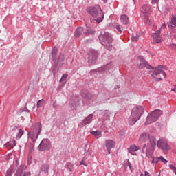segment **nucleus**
<instances>
[{
  "instance_id": "f257e3e1",
  "label": "nucleus",
  "mask_w": 176,
  "mask_h": 176,
  "mask_svg": "<svg viewBox=\"0 0 176 176\" xmlns=\"http://www.w3.org/2000/svg\"><path fill=\"white\" fill-rule=\"evenodd\" d=\"M87 12L95 19L96 23H100L104 20V12L99 5H95L87 8Z\"/></svg>"
},
{
  "instance_id": "f03ea898",
  "label": "nucleus",
  "mask_w": 176,
  "mask_h": 176,
  "mask_svg": "<svg viewBox=\"0 0 176 176\" xmlns=\"http://www.w3.org/2000/svg\"><path fill=\"white\" fill-rule=\"evenodd\" d=\"M145 110L142 106L135 107L131 111V116L129 119V123L131 126L135 124L138 120L141 118L142 115H144Z\"/></svg>"
},
{
  "instance_id": "7ed1b4c3",
  "label": "nucleus",
  "mask_w": 176,
  "mask_h": 176,
  "mask_svg": "<svg viewBox=\"0 0 176 176\" xmlns=\"http://www.w3.org/2000/svg\"><path fill=\"white\" fill-rule=\"evenodd\" d=\"M99 41L104 46L107 50H112V43L113 42V37L112 34L108 32H101L98 36Z\"/></svg>"
},
{
  "instance_id": "20e7f679",
  "label": "nucleus",
  "mask_w": 176,
  "mask_h": 176,
  "mask_svg": "<svg viewBox=\"0 0 176 176\" xmlns=\"http://www.w3.org/2000/svg\"><path fill=\"white\" fill-rule=\"evenodd\" d=\"M42 131V124L41 122H36L31 126L30 132L28 133V137L31 138L32 142H35L39 137Z\"/></svg>"
},
{
  "instance_id": "39448f33",
  "label": "nucleus",
  "mask_w": 176,
  "mask_h": 176,
  "mask_svg": "<svg viewBox=\"0 0 176 176\" xmlns=\"http://www.w3.org/2000/svg\"><path fill=\"white\" fill-rule=\"evenodd\" d=\"M58 52V50L57 49V47H54L51 54L52 58V61H54V63L56 65H59L60 68L64 65V54L60 53L57 57V52Z\"/></svg>"
},
{
  "instance_id": "423d86ee",
  "label": "nucleus",
  "mask_w": 176,
  "mask_h": 176,
  "mask_svg": "<svg viewBox=\"0 0 176 176\" xmlns=\"http://www.w3.org/2000/svg\"><path fill=\"white\" fill-rule=\"evenodd\" d=\"M163 114V111L160 109H155L151 111L148 114L146 122H144L145 126H148V124H151V123H155V122H157L160 118V116Z\"/></svg>"
},
{
  "instance_id": "0eeeda50",
  "label": "nucleus",
  "mask_w": 176,
  "mask_h": 176,
  "mask_svg": "<svg viewBox=\"0 0 176 176\" xmlns=\"http://www.w3.org/2000/svg\"><path fill=\"white\" fill-rule=\"evenodd\" d=\"M165 68L166 66L159 65L158 67L153 69V74H151V76L155 80V82H160L163 80V78H156V76L162 77V76L164 78H166V76H167L166 72H164V70H163L165 69Z\"/></svg>"
},
{
  "instance_id": "6e6552de",
  "label": "nucleus",
  "mask_w": 176,
  "mask_h": 176,
  "mask_svg": "<svg viewBox=\"0 0 176 176\" xmlns=\"http://www.w3.org/2000/svg\"><path fill=\"white\" fill-rule=\"evenodd\" d=\"M98 56L100 54H98V51L96 50H90L88 52V60L87 63L89 65H93L97 63V60H98Z\"/></svg>"
},
{
  "instance_id": "1a4fd4ad",
  "label": "nucleus",
  "mask_w": 176,
  "mask_h": 176,
  "mask_svg": "<svg viewBox=\"0 0 176 176\" xmlns=\"http://www.w3.org/2000/svg\"><path fill=\"white\" fill-rule=\"evenodd\" d=\"M51 148L52 143L50 142V140L48 138L43 139L38 146V151H40V152H45L49 151Z\"/></svg>"
},
{
  "instance_id": "9d476101",
  "label": "nucleus",
  "mask_w": 176,
  "mask_h": 176,
  "mask_svg": "<svg viewBox=\"0 0 176 176\" xmlns=\"http://www.w3.org/2000/svg\"><path fill=\"white\" fill-rule=\"evenodd\" d=\"M138 63V68L139 69H142L144 68H146V69H153V67H152L146 60L145 58L142 56H139L137 59Z\"/></svg>"
},
{
  "instance_id": "9b49d317",
  "label": "nucleus",
  "mask_w": 176,
  "mask_h": 176,
  "mask_svg": "<svg viewBox=\"0 0 176 176\" xmlns=\"http://www.w3.org/2000/svg\"><path fill=\"white\" fill-rule=\"evenodd\" d=\"M27 166L21 165L15 173V176H31V172H26Z\"/></svg>"
},
{
  "instance_id": "f8f14e48",
  "label": "nucleus",
  "mask_w": 176,
  "mask_h": 176,
  "mask_svg": "<svg viewBox=\"0 0 176 176\" xmlns=\"http://www.w3.org/2000/svg\"><path fill=\"white\" fill-rule=\"evenodd\" d=\"M157 146L160 149H162V151H170L171 149L168 143L164 139H160L157 141Z\"/></svg>"
},
{
  "instance_id": "ddd939ff",
  "label": "nucleus",
  "mask_w": 176,
  "mask_h": 176,
  "mask_svg": "<svg viewBox=\"0 0 176 176\" xmlns=\"http://www.w3.org/2000/svg\"><path fill=\"white\" fill-rule=\"evenodd\" d=\"M105 145L109 155H111V150L116 146V144L112 140H107L105 141Z\"/></svg>"
},
{
  "instance_id": "4468645a",
  "label": "nucleus",
  "mask_w": 176,
  "mask_h": 176,
  "mask_svg": "<svg viewBox=\"0 0 176 176\" xmlns=\"http://www.w3.org/2000/svg\"><path fill=\"white\" fill-rule=\"evenodd\" d=\"M140 15L151 14V6L148 4L144 5L140 8Z\"/></svg>"
},
{
  "instance_id": "2eb2a0df",
  "label": "nucleus",
  "mask_w": 176,
  "mask_h": 176,
  "mask_svg": "<svg viewBox=\"0 0 176 176\" xmlns=\"http://www.w3.org/2000/svg\"><path fill=\"white\" fill-rule=\"evenodd\" d=\"M81 96L82 98H85V100H90L93 98V94L89 91V90L83 89L81 91Z\"/></svg>"
},
{
  "instance_id": "dca6fc26",
  "label": "nucleus",
  "mask_w": 176,
  "mask_h": 176,
  "mask_svg": "<svg viewBox=\"0 0 176 176\" xmlns=\"http://www.w3.org/2000/svg\"><path fill=\"white\" fill-rule=\"evenodd\" d=\"M153 152H155V147H152L147 145V149L146 151V156L149 158L153 157Z\"/></svg>"
},
{
  "instance_id": "f3484780",
  "label": "nucleus",
  "mask_w": 176,
  "mask_h": 176,
  "mask_svg": "<svg viewBox=\"0 0 176 176\" xmlns=\"http://www.w3.org/2000/svg\"><path fill=\"white\" fill-rule=\"evenodd\" d=\"M93 114H89L83 121L81 122V126L85 127L87 124H90L91 123V119H93Z\"/></svg>"
},
{
  "instance_id": "a211bd4d",
  "label": "nucleus",
  "mask_w": 176,
  "mask_h": 176,
  "mask_svg": "<svg viewBox=\"0 0 176 176\" xmlns=\"http://www.w3.org/2000/svg\"><path fill=\"white\" fill-rule=\"evenodd\" d=\"M94 34H96V30H94L91 27L86 25V30L84 32V35L85 36H90V35H94Z\"/></svg>"
},
{
  "instance_id": "6ab92c4d",
  "label": "nucleus",
  "mask_w": 176,
  "mask_h": 176,
  "mask_svg": "<svg viewBox=\"0 0 176 176\" xmlns=\"http://www.w3.org/2000/svg\"><path fill=\"white\" fill-rule=\"evenodd\" d=\"M153 43H162L163 42V38L160 36L156 34H152Z\"/></svg>"
},
{
  "instance_id": "aec40b11",
  "label": "nucleus",
  "mask_w": 176,
  "mask_h": 176,
  "mask_svg": "<svg viewBox=\"0 0 176 176\" xmlns=\"http://www.w3.org/2000/svg\"><path fill=\"white\" fill-rule=\"evenodd\" d=\"M60 65L54 64L52 67V73L54 78L58 75V71H60Z\"/></svg>"
},
{
  "instance_id": "412c9836",
  "label": "nucleus",
  "mask_w": 176,
  "mask_h": 176,
  "mask_svg": "<svg viewBox=\"0 0 176 176\" xmlns=\"http://www.w3.org/2000/svg\"><path fill=\"white\" fill-rule=\"evenodd\" d=\"M151 135H149L148 133H146V132H143L142 133L140 134L139 140L140 141H148V140H149V137Z\"/></svg>"
},
{
  "instance_id": "4be33fe9",
  "label": "nucleus",
  "mask_w": 176,
  "mask_h": 176,
  "mask_svg": "<svg viewBox=\"0 0 176 176\" xmlns=\"http://www.w3.org/2000/svg\"><path fill=\"white\" fill-rule=\"evenodd\" d=\"M4 146L8 149L14 148L16 146V140H10L4 144Z\"/></svg>"
},
{
  "instance_id": "5701e85b",
  "label": "nucleus",
  "mask_w": 176,
  "mask_h": 176,
  "mask_svg": "<svg viewBox=\"0 0 176 176\" xmlns=\"http://www.w3.org/2000/svg\"><path fill=\"white\" fill-rule=\"evenodd\" d=\"M148 140L150 141V144L147 145H149V146L155 148L156 146V138L155 136H150Z\"/></svg>"
},
{
  "instance_id": "b1692460",
  "label": "nucleus",
  "mask_w": 176,
  "mask_h": 176,
  "mask_svg": "<svg viewBox=\"0 0 176 176\" xmlns=\"http://www.w3.org/2000/svg\"><path fill=\"white\" fill-rule=\"evenodd\" d=\"M82 34H83V28L82 27L77 28L75 31L76 38H79V36H80V35H82Z\"/></svg>"
},
{
  "instance_id": "393cba45",
  "label": "nucleus",
  "mask_w": 176,
  "mask_h": 176,
  "mask_svg": "<svg viewBox=\"0 0 176 176\" xmlns=\"http://www.w3.org/2000/svg\"><path fill=\"white\" fill-rule=\"evenodd\" d=\"M49 169L50 166L48 164H43L41 167V171L45 173V174H47V173H49Z\"/></svg>"
},
{
  "instance_id": "a878e982",
  "label": "nucleus",
  "mask_w": 176,
  "mask_h": 176,
  "mask_svg": "<svg viewBox=\"0 0 176 176\" xmlns=\"http://www.w3.org/2000/svg\"><path fill=\"white\" fill-rule=\"evenodd\" d=\"M120 20L122 23V24H124L126 25V24H129V16L126 14H122L120 16Z\"/></svg>"
},
{
  "instance_id": "bb28decb",
  "label": "nucleus",
  "mask_w": 176,
  "mask_h": 176,
  "mask_svg": "<svg viewBox=\"0 0 176 176\" xmlns=\"http://www.w3.org/2000/svg\"><path fill=\"white\" fill-rule=\"evenodd\" d=\"M144 23L145 24H148V25H151V21H149V14H146V15H140Z\"/></svg>"
},
{
  "instance_id": "cd10ccee",
  "label": "nucleus",
  "mask_w": 176,
  "mask_h": 176,
  "mask_svg": "<svg viewBox=\"0 0 176 176\" xmlns=\"http://www.w3.org/2000/svg\"><path fill=\"white\" fill-rule=\"evenodd\" d=\"M140 149H141V147L137 146L136 145H133L130 146L129 152L133 155V152H137V151H140Z\"/></svg>"
},
{
  "instance_id": "c85d7f7f",
  "label": "nucleus",
  "mask_w": 176,
  "mask_h": 176,
  "mask_svg": "<svg viewBox=\"0 0 176 176\" xmlns=\"http://www.w3.org/2000/svg\"><path fill=\"white\" fill-rule=\"evenodd\" d=\"M22 136H23V129H20L19 130V132L17 133V134L16 135V140H20Z\"/></svg>"
},
{
  "instance_id": "c756f323",
  "label": "nucleus",
  "mask_w": 176,
  "mask_h": 176,
  "mask_svg": "<svg viewBox=\"0 0 176 176\" xmlns=\"http://www.w3.org/2000/svg\"><path fill=\"white\" fill-rule=\"evenodd\" d=\"M23 112H28L30 113V110H28V109H27V107H25L24 109H20L17 113L18 115H21V113H23Z\"/></svg>"
},
{
  "instance_id": "7c9ffc66",
  "label": "nucleus",
  "mask_w": 176,
  "mask_h": 176,
  "mask_svg": "<svg viewBox=\"0 0 176 176\" xmlns=\"http://www.w3.org/2000/svg\"><path fill=\"white\" fill-rule=\"evenodd\" d=\"M65 168H67V170H69L70 172H72V167H74V164H72V163H67L65 166Z\"/></svg>"
},
{
  "instance_id": "2f4dec72",
  "label": "nucleus",
  "mask_w": 176,
  "mask_h": 176,
  "mask_svg": "<svg viewBox=\"0 0 176 176\" xmlns=\"http://www.w3.org/2000/svg\"><path fill=\"white\" fill-rule=\"evenodd\" d=\"M44 102H45V100H43V99L38 100L37 102V104H36L37 108H41V107H42V105H43Z\"/></svg>"
},
{
  "instance_id": "473e14b6",
  "label": "nucleus",
  "mask_w": 176,
  "mask_h": 176,
  "mask_svg": "<svg viewBox=\"0 0 176 176\" xmlns=\"http://www.w3.org/2000/svg\"><path fill=\"white\" fill-rule=\"evenodd\" d=\"M109 69H111V63L105 65L102 68L103 71H109Z\"/></svg>"
},
{
  "instance_id": "72a5a7b5",
  "label": "nucleus",
  "mask_w": 176,
  "mask_h": 176,
  "mask_svg": "<svg viewBox=\"0 0 176 176\" xmlns=\"http://www.w3.org/2000/svg\"><path fill=\"white\" fill-rule=\"evenodd\" d=\"M91 134L92 135H94L95 137H99V135H101V132L97 131H91Z\"/></svg>"
},
{
  "instance_id": "f704fd0d",
  "label": "nucleus",
  "mask_w": 176,
  "mask_h": 176,
  "mask_svg": "<svg viewBox=\"0 0 176 176\" xmlns=\"http://www.w3.org/2000/svg\"><path fill=\"white\" fill-rule=\"evenodd\" d=\"M13 173V168H9V169L7 170L6 176H12Z\"/></svg>"
},
{
  "instance_id": "c9c22d12",
  "label": "nucleus",
  "mask_w": 176,
  "mask_h": 176,
  "mask_svg": "<svg viewBox=\"0 0 176 176\" xmlns=\"http://www.w3.org/2000/svg\"><path fill=\"white\" fill-rule=\"evenodd\" d=\"M140 38V36L138 34H136L135 36H133L131 37V40L133 41V42H137V41H138V39Z\"/></svg>"
},
{
  "instance_id": "e433bc0d",
  "label": "nucleus",
  "mask_w": 176,
  "mask_h": 176,
  "mask_svg": "<svg viewBox=\"0 0 176 176\" xmlns=\"http://www.w3.org/2000/svg\"><path fill=\"white\" fill-rule=\"evenodd\" d=\"M159 159H160V162H162L164 164H167V163H168V161L164 159V157H163L162 156L159 157Z\"/></svg>"
},
{
  "instance_id": "4c0bfd02",
  "label": "nucleus",
  "mask_w": 176,
  "mask_h": 176,
  "mask_svg": "<svg viewBox=\"0 0 176 176\" xmlns=\"http://www.w3.org/2000/svg\"><path fill=\"white\" fill-rule=\"evenodd\" d=\"M116 28L118 32H120V34H122V32L123 31V28L122 27V25H116Z\"/></svg>"
},
{
  "instance_id": "58836bf2",
  "label": "nucleus",
  "mask_w": 176,
  "mask_h": 176,
  "mask_svg": "<svg viewBox=\"0 0 176 176\" xmlns=\"http://www.w3.org/2000/svg\"><path fill=\"white\" fill-rule=\"evenodd\" d=\"M86 158L84 157L82 161L80 162V166H85V167H87V164L86 163Z\"/></svg>"
},
{
  "instance_id": "ea45409f",
  "label": "nucleus",
  "mask_w": 176,
  "mask_h": 176,
  "mask_svg": "<svg viewBox=\"0 0 176 176\" xmlns=\"http://www.w3.org/2000/svg\"><path fill=\"white\" fill-rule=\"evenodd\" d=\"M89 148L87 147V144H85L84 146V151H85V155L87 156V155H90V153H89Z\"/></svg>"
},
{
  "instance_id": "a19ab883",
  "label": "nucleus",
  "mask_w": 176,
  "mask_h": 176,
  "mask_svg": "<svg viewBox=\"0 0 176 176\" xmlns=\"http://www.w3.org/2000/svg\"><path fill=\"white\" fill-rule=\"evenodd\" d=\"M67 78H68V75L67 74H64L60 80H59V82H63V80H67Z\"/></svg>"
},
{
  "instance_id": "79ce46f5",
  "label": "nucleus",
  "mask_w": 176,
  "mask_h": 176,
  "mask_svg": "<svg viewBox=\"0 0 176 176\" xmlns=\"http://www.w3.org/2000/svg\"><path fill=\"white\" fill-rule=\"evenodd\" d=\"M169 168H170V170H172L173 173H174L175 174H176V167L174 166V165H173V164H169Z\"/></svg>"
},
{
  "instance_id": "37998d69",
  "label": "nucleus",
  "mask_w": 176,
  "mask_h": 176,
  "mask_svg": "<svg viewBox=\"0 0 176 176\" xmlns=\"http://www.w3.org/2000/svg\"><path fill=\"white\" fill-rule=\"evenodd\" d=\"M170 22L174 25V27H175L176 26V17L175 16H173Z\"/></svg>"
},
{
  "instance_id": "c03bdc74",
  "label": "nucleus",
  "mask_w": 176,
  "mask_h": 176,
  "mask_svg": "<svg viewBox=\"0 0 176 176\" xmlns=\"http://www.w3.org/2000/svg\"><path fill=\"white\" fill-rule=\"evenodd\" d=\"M160 162V160L159 159V157L153 158V160H152V163H155V164H157Z\"/></svg>"
},
{
  "instance_id": "a18cd8bd",
  "label": "nucleus",
  "mask_w": 176,
  "mask_h": 176,
  "mask_svg": "<svg viewBox=\"0 0 176 176\" xmlns=\"http://www.w3.org/2000/svg\"><path fill=\"white\" fill-rule=\"evenodd\" d=\"M126 166L130 168L131 171H133V169L131 168V163L130 162V161L128 160Z\"/></svg>"
},
{
  "instance_id": "49530a36",
  "label": "nucleus",
  "mask_w": 176,
  "mask_h": 176,
  "mask_svg": "<svg viewBox=\"0 0 176 176\" xmlns=\"http://www.w3.org/2000/svg\"><path fill=\"white\" fill-rule=\"evenodd\" d=\"M19 129V127H17V126H14V128L11 130V133L13 135V133H14V131H16L17 129Z\"/></svg>"
},
{
  "instance_id": "de8ad7c7",
  "label": "nucleus",
  "mask_w": 176,
  "mask_h": 176,
  "mask_svg": "<svg viewBox=\"0 0 176 176\" xmlns=\"http://www.w3.org/2000/svg\"><path fill=\"white\" fill-rule=\"evenodd\" d=\"M160 32H161V30H158L156 31V32L152 34L153 35H158V36H160Z\"/></svg>"
},
{
  "instance_id": "09e8293b",
  "label": "nucleus",
  "mask_w": 176,
  "mask_h": 176,
  "mask_svg": "<svg viewBox=\"0 0 176 176\" xmlns=\"http://www.w3.org/2000/svg\"><path fill=\"white\" fill-rule=\"evenodd\" d=\"M173 24H172V23H171V21H170V23L168 25V28L170 30H172V28H173V27H175V26H174V25H173Z\"/></svg>"
},
{
  "instance_id": "8fccbe9b",
  "label": "nucleus",
  "mask_w": 176,
  "mask_h": 176,
  "mask_svg": "<svg viewBox=\"0 0 176 176\" xmlns=\"http://www.w3.org/2000/svg\"><path fill=\"white\" fill-rule=\"evenodd\" d=\"M146 175H149V173L147 171L144 172V173H141L140 176H146Z\"/></svg>"
},
{
  "instance_id": "3c124183",
  "label": "nucleus",
  "mask_w": 176,
  "mask_h": 176,
  "mask_svg": "<svg viewBox=\"0 0 176 176\" xmlns=\"http://www.w3.org/2000/svg\"><path fill=\"white\" fill-rule=\"evenodd\" d=\"M145 148H146V144H144L142 147V153H145Z\"/></svg>"
},
{
  "instance_id": "603ef678",
  "label": "nucleus",
  "mask_w": 176,
  "mask_h": 176,
  "mask_svg": "<svg viewBox=\"0 0 176 176\" xmlns=\"http://www.w3.org/2000/svg\"><path fill=\"white\" fill-rule=\"evenodd\" d=\"M170 47H172V49H176V44L175 43L170 44Z\"/></svg>"
},
{
  "instance_id": "864d4df0",
  "label": "nucleus",
  "mask_w": 176,
  "mask_h": 176,
  "mask_svg": "<svg viewBox=\"0 0 176 176\" xmlns=\"http://www.w3.org/2000/svg\"><path fill=\"white\" fill-rule=\"evenodd\" d=\"M91 41H93V39L89 38V39H87L85 42H86V43H90V42H91Z\"/></svg>"
},
{
  "instance_id": "5fc2aeb1",
  "label": "nucleus",
  "mask_w": 176,
  "mask_h": 176,
  "mask_svg": "<svg viewBox=\"0 0 176 176\" xmlns=\"http://www.w3.org/2000/svg\"><path fill=\"white\" fill-rule=\"evenodd\" d=\"M57 107V102L55 101L54 103H53V108H56Z\"/></svg>"
},
{
  "instance_id": "6e6d98bb",
  "label": "nucleus",
  "mask_w": 176,
  "mask_h": 176,
  "mask_svg": "<svg viewBox=\"0 0 176 176\" xmlns=\"http://www.w3.org/2000/svg\"><path fill=\"white\" fill-rule=\"evenodd\" d=\"M98 69H93V70H91V71H90V73H91V72H98Z\"/></svg>"
},
{
  "instance_id": "4d7b16f0",
  "label": "nucleus",
  "mask_w": 176,
  "mask_h": 176,
  "mask_svg": "<svg viewBox=\"0 0 176 176\" xmlns=\"http://www.w3.org/2000/svg\"><path fill=\"white\" fill-rule=\"evenodd\" d=\"M152 3H157V0H152Z\"/></svg>"
},
{
  "instance_id": "13d9d810",
  "label": "nucleus",
  "mask_w": 176,
  "mask_h": 176,
  "mask_svg": "<svg viewBox=\"0 0 176 176\" xmlns=\"http://www.w3.org/2000/svg\"><path fill=\"white\" fill-rule=\"evenodd\" d=\"M104 3H107L108 0H103Z\"/></svg>"
},
{
  "instance_id": "bf43d9fd",
  "label": "nucleus",
  "mask_w": 176,
  "mask_h": 176,
  "mask_svg": "<svg viewBox=\"0 0 176 176\" xmlns=\"http://www.w3.org/2000/svg\"><path fill=\"white\" fill-rule=\"evenodd\" d=\"M172 91H175V87L171 89Z\"/></svg>"
},
{
  "instance_id": "052dcab7",
  "label": "nucleus",
  "mask_w": 176,
  "mask_h": 176,
  "mask_svg": "<svg viewBox=\"0 0 176 176\" xmlns=\"http://www.w3.org/2000/svg\"><path fill=\"white\" fill-rule=\"evenodd\" d=\"M163 27L166 28V27H167V25H166V23H164V24L163 25Z\"/></svg>"
},
{
  "instance_id": "680f3d73",
  "label": "nucleus",
  "mask_w": 176,
  "mask_h": 176,
  "mask_svg": "<svg viewBox=\"0 0 176 176\" xmlns=\"http://www.w3.org/2000/svg\"><path fill=\"white\" fill-rule=\"evenodd\" d=\"M135 1H136V0H133V3H134V5H135Z\"/></svg>"
},
{
  "instance_id": "e2e57ef3",
  "label": "nucleus",
  "mask_w": 176,
  "mask_h": 176,
  "mask_svg": "<svg viewBox=\"0 0 176 176\" xmlns=\"http://www.w3.org/2000/svg\"><path fill=\"white\" fill-rule=\"evenodd\" d=\"M16 164H19V161L16 160Z\"/></svg>"
},
{
  "instance_id": "0e129e2a",
  "label": "nucleus",
  "mask_w": 176,
  "mask_h": 176,
  "mask_svg": "<svg viewBox=\"0 0 176 176\" xmlns=\"http://www.w3.org/2000/svg\"><path fill=\"white\" fill-rule=\"evenodd\" d=\"M174 38H175V39H176V35H175V36H174Z\"/></svg>"
},
{
  "instance_id": "69168bd1",
  "label": "nucleus",
  "mask_w": 176,
  "mask_h": 176,
  "mask_svg": "<svg viewBox=\"0 0 176 176\" xmlns=\"http://www.w3.org/2000/svg\"><path fill=\"white\" fill-rule=\"evenodd\" d=\"M158 176H160V175H159Z\"/></svg>"
}]
</instances>
